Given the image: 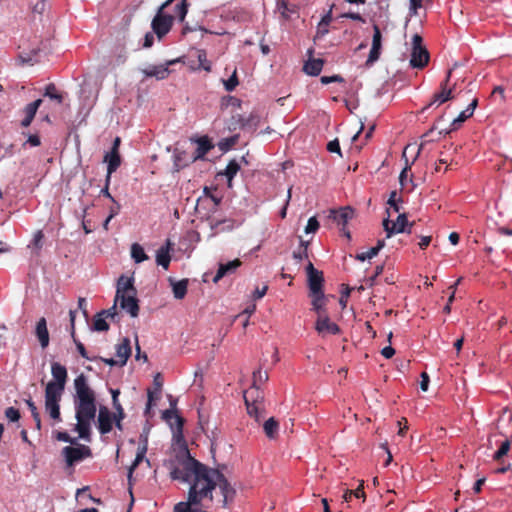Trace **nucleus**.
Returning a JSON list of instances; mask_svg holds the SVG:
<instances>
[{"mask_svg":"<svg viewBox=\"0 0 512 512\" xmlns=\"http://www.w3.org/2000/svg\"><path fill=\"white\" fill-rule=\"evenodd\" d=\"M74 388V408L77 420L75 430L80 438L89 440L91 422L94 420L97 412L96 395L88 385L84 374H80L75 378Z\"/></svg>","mask_w":512,"mask_h":512,"instance_id":"f257e3e1","label":"nucleus"},{"mask_svg":"<svg viewBox=\"0 0 512 512\" xmlns=\"http://www.w3.org/2000/svg\"><path fill=\"white\" fill-rule=\"evenodd\" d=\"M193 465V472L190 478L189 500L192 503H201L204 498L212 500V491L216 487L215 477L218 469L210 468L201 462H190Z\"/></svg>","mask_w":512,"mask_h":512,"instance_id":"f03ea898","label":"nucleus"},{"mask_svg":"<svg viewBox=\"0 0 512 512\" xmlns=\"http://www.w3.org/2000/svg\"><path fill=\"white\" fill-rule=\"evenodd\" d=\"M136 288L133 284V278L122 275L117 282L115 304L120 302V307L126 310L131 317H137L139 314L138 299L136 298Z\"/></svg>","mask_w":512,"mask_h":512,"instance_id":"7ed1b4c3","label":"nucleus"},{"mask_svg":"<svg viewBox=\"0 0 512 512\" xmlns=\"http://www.w3.org/2000/svg\"><path fill=\"white\" fill-rule=\"evenodd\" d=\"M268 380V373L263 372L261 369H258L253 372V384L249 390L244 392V401L246 404L247 412L250 416L256 417L258 419V401L254 399L252 394H259V387L257 386V382H266Z\"/></svg>","mask_w":512,"mask_h":512,"instance_id":"20e7f679","label":"nucleus"},{"mask_svg":"<svg viewBox=\"0 0 512 512\" xmlns=\"http://www.w3.org/2000/svg\"><path fill=\"white\" fill-rule=\"evenodd\" d=\"M175 0H166L159 8L152 20L151 27L159 39L165 36L172 28L175 16L165 14L163 10Z\"/></svg>","mask_w":512,"mask_h":512,"instance_id":"39448f33","label":"nucleus"},{"mask_svg":"<svg viewBox=\"0 0 512 512\" xmlns=\"http://www.w3.org/2000/svg\"><path fill=\"white\" fill-rule=\"evenodd\" d=\"M452 75V69L447 71L445 79L440 83V91L433 94L431 101L422 108V112H425L433 105L437 107L455 98L454 90L455 84L450 86V79Z\"/></svg>","mask_w":512,"mask_h":512,"instance_id":"423d86ee","label":"nucleus"},{"mask_svg":"<svg viewBox=\"0 0 512 512\" xmlns=\"http://www.w3.org/2000/svg\"><path fill=\"white\" fill-rule=\"evenodd\" d=\"M422 37L415 34L412 38V52L410 58V65L413 68L423 69L427 66L430 56L428 50L422 44Z\"/></svg>","mask_w":512,"mask_h":512,"instance_id":"0eeeda50","label":"nucleus"},{"mask_svg":"<svg viewBox=\"0 0 512 512\" xmlns=\"http://www.w3.org/2000/svg\"><path fill=\"white\" fill-rule=\"evenodd\" d=\"M51 373L53 376V380L47 383L46 389L64 392L65 385L67 382V369L65 368V366L61 365L58 362H53L51 364Z\"/></svg>","mask_w":512,"mask_h":512,"instance_id":"6e6552de","label":"nucleus"},{"mask_svg":"<svg viewBox=\"0 0 512 512\" xmlns=\"http://www.w3.org/2000/svg\"><path fill=\"white\" fill-rule=\"evenodd\" d=\"M413 223L408 222L405 213L399 214L396 221H390L388 218L383 220V228L387 234V238H390L395 233H411V227Z\"/></svg>","mask_w":512,"mask_h":512,"instance_id":"1a4fd4ad","label":"nucleus"},{"mask_svg":"<svg viewBox=\"0 0 512 512\" xmlns=\"http://www.w3.org/2000/svg\"><path fill=\"white\" fill-rule=\"evenodd\" d=\"M63 392L45 388V410L55 421H61L60 401Z\"/></svg>","mask_w":512,"mask_h":512,"instance_id":"9d476101","label":"nucleus"},{"mask_svg":"<svg viewBox=\"0 0 512 512\" xmlns=\"http://www.w3.org/2000/svg\"><path fill=\"white\" fill-rule=\"evenodd\" d=\"M62 453L65 457L66 463L69 466H72L74 463L91 456L90 448L85 445H78L76 447L66 446L63 448Z\"/></svg>","mask_w":512,"mask_h":512,"instance_id":"9b49d317","label":"nucleus"},{"mask_svg":"<svg viewBox=\"0 0 512 512\" xmlns=\"http://www.w3.org/2000/svg\"><path fill=\"white\" fill-rule=\"evenodd\" d=\"M355 211L350 206L342 207L339 210H331L329 217L339 226L347 238H350V232L345 229L347 223L354 217Z\"/></svg>","mask_w":512,"mask_h":512,"instance_id":"f8f14e48","label":"nucleus"},{"mask_svg":"<svg viewBox=\"0 0 512 512\" xmlns=\"http://www.w3.org/2000/svg\"><path fill=\"white\" fill-rule=\"evenodd\" d=\"M306 272L310 293L318 294L322 292L324 283L323 273L317 270L310 261L306 267Z\"/></svg>","mask_w":512,"mask_h":512,"instance_id":"ddd939ff","label":"nucleus"},{"mask_svg":"<svg viewBox=\"0 0 512 512\" xmlns=\"http://www.w3.org/2000/svg\"><path fill=\"white\" fill-rule=\"evenodd\" d=\"M190 462H198V460L192 458L188 454L187 457L183 460L181 467H175L171 470V478L174 480L189 482L193 472V465Z\"/></svg>","mask_w":512,"mask_h":512,"instance_id":"4468645a","label":"nucleus"},{"mask_svg":"<svg viewBox=\"0 0 512 512\" xmlns=\"http://www.w3.org/2000/svg\"><path fill=\"white\" fill-rule=\"evenodd\" d=\"M216 486L219 487L223 496L222 505L225 507L230 501L234 499L236 494L235 489L231 486L227 478L218 470V475L215 477Z\"/></svg>","mask_w":512,"mask_h":512,"instance_id":"2eb2a0df","label":"nucleus"},{"mask_svg":"<svg viewBox=\"0 0 512 512\" xmlns=\"http://www.w3.org/2000/svg\"><path fill=\"white\" fill-rule=\"evenodd\" d=\"M315 329L320 335H337L340 333V327L330 321L329 317L327 315H320L317 318V321L315 323Z\"/></svg>","mask_w":512,"mask_h":512,"instance_id":"dca6fc26","label":"nucleus"},{"mask_svg":"<svg viewBox=\"0 0 512 512\" xmlns=\"http://www.w3.org/2000/svg\"><path fill=\"white\" fill-rule=\"evenodd\" d=\"M98 430L101 434H108L113 428V416L106 406H100L98 412Z\"/></svg>","mask_w":512,"mask_h":512,"instance_id":"f3484780","label":"nucleus"},{"mask_svg":"<svg viewBox=\"0 0 512 512\" xmlns=\"http://www.w3.org/2000/svg\"><path fill=\"white\" fill-rule=\"evenodd\" d=\"M173 62H168L166 64L159 65H150L145 69H142L141 72L145 75V77H155L157 80L166 79L170 71L168 69V65Z\"/></svg>","mask_w":512,"mask_h":512,"instance_id":"a211bd4d","label":"nucleus"},{"mask_svg":"<svg viewBox=\"0 0 512 512\" xmlns=\"http://www.w3.org/2000/svg\"><path fill=\"white\" fill-rule=\"evenodd\" d=\"M173 244L168 239L166 244L161 246L156 252V262L159 266H162L165 270L169 268L171 262L170 251L172 250Z\"/></svg>","mask_w":512,"mask_h":512,"instance_id":"6ab92c4d","label":"nucleus"},{"mask_svg":"<svg viewBox=\"0 0 512 512\" xmlns=\"http://www.w3.org/2000/svg\"><path fill=\"white\" fill-rule=\"evenodd\" d=\"M107 163V184L110 182L112 173H114L121 165V157L119 151H110L104 156Z\"/></svg>","mask_w":512,"mask_h":512,"instance_id":"aec40b11","label":"nucleus"},{"mask_svg":"<svg viewBox=\"0 0 512 512\" xmlns=\"http://www.w3.org/2000/svg\"><path fill=\"white\" fill-rule=\"evenodd\" d=\"M241 264L242 262L239 259H234L226 264H220L217 273L213 278V282L217 283L224 276L234 273Z\"/></svg>","mask_w":512,"mask_h":512,"instance_id":"412c9836","label":"nucleus"},{"mask_svg":"<svg viewBox=\"0 0 512 512\" xmlns=\"http://www.w3.org/2000/svg\"><path fill=\"white\" fill-rule=\"evenodd\" d=\"M131 355V344L129 338H124L120 344L116 346V356L119 366H124Z\"/></svg>","mask_w":512,"mask_h":512,"instance_id":"4be33fe9","label":"nucleus"},{"mask_svg":"<svg viewBox=\"0 0 512 512\" xmlns=\"http://www.w3.org/2000/svg\"><path fill=\"white\" fill-rule=\"evenodd\" d=\"M41 104H42V99H37L34 102H31L25 106V108L23 110L25 117L21 121L22 127L26 128V127L30 126V124L32 123V121L37 113V110Z\"/></svg>","mask_w":512,"mask_h":512,"instance_id":"5701e85b","label":"nucleus"},{"mask_svg":"<svg viewBox=\"0 0 512 512\" xmlns=\"http://www.w3.org/2000/svg\"><path fill=\"white\" fill-rule=\"evenodd\" d=\"M35 334L42 348H46L49 344V332L47 322L44 317L40 318L36 324Z\"/></svg>","mask_w":512,"mask_h":512,"instance_id":"b1692460","label":"nucleus"},{"mask_svg":"<svg viewBox=\"0 0 512 512\" xmlns=\"http://www.w3.org/2000/svg\"><path fill=\"white\" fill-rule=\"evenodd\" d=\"M197 148L193 156V160L204 158V156L214 147L213 143L207 136L197 139Z\"/></svg>","mask_w":512,"mask_h":512,"instance_id":"393cba45","label":"nucleus"},{"mask_svg":"<svg viewBox=\"0 0 512 512\" xmlns=\"http://www.w3.org/2000/svg\"><path fill=\"white\" fill-rule=\"evenodd\" d=\"M169 282L172 286L174 297L179 300L183 299L187 294L188 279L175 281L172 278H169Z\"/></svg>","mask_w":512,"mask_h":512,"instance_id":"a878e982","label":"nucleus"},{"mask_svg":"<svg viewBox=\"0 0 512 512\" xmlns=\"http://www.w3.org/2000/svg\"><path fill=\"white\" fill-rule=\"evenodd\" d=\"M263 431L269 439H276L279 432V422L274 417H270L264 422Z\"/></svg>","mask_w":512,"mask_h":512,"instance_id":"bb28decb","label":"nucleus"},{"mask_svg":"<svg viewBox=\"0 0 512 512\" xmlns=\"http://www.w3.org/2000/svg\"><path fill=\"white\" fill-rule=\"evenodd\" d=\"M324 61L322 59H310L303 67L306 74L311 76H318L323 68Z\"/></svg>","mask_w":512,"mask_h":512,"instance_id":"cd10ccee","label":"nucleus"},{"mask_svg":"<svg viewBox=\"0 0 512 512\" xmlns=\"http://www.w3.org/2000/svg\"><path fill=\"white\" fill-rule=\"evenodd\" d=\"M238 122L242 129H256L259 123V116L251 113L248 117L239 116Z\"/></svg>","mask_w":512,"mask_h":512,"instance_id":"c85d7f7f","label":"nucleus"},{"mask_svg":"<svg viewBox=\"0 0 512 512\" xmlns=\"http://www.w3.org/2000/svg\"><path fill=\"white\" fill-rule=\"evenodd\" d=\"M309 296L312 299L311 304L313 310L318 313V316L323 315V308L325 306V296L323 291L318 294L310 293Z\"/></svg>","mask_w":512,"mask_h":512,"instance_id":"c756f323","label":"nucleus"},{"mask_svg":"<svg viewBox=\"0 0 512 512\" xmlns=\"http://www.w3.org/2000/svg\"><path fill=\"white\" fill-rule=\"evenodd\" d=\"M240 170V164L237 160L232 159L229 161V163L226 166L225 171L223 172V175L226 176L228 181V186H231L233 178L236 176L238 171Z\"/></svg>","mask_w":512,"mask_h":512,"instance_id":"7c9ffc66","label":"nucleus"},{"mask_svg":"<svg viewBox=\"0 0 512 512\" xmlns=\"http://www.w3.org/2000/svg\"><path fill=\"white\" fill-rule=\"evenodd\" d=\"M131 257L136 263H141L148 259L143 247L138 243H133L131 246Z\"/></svg>","mask_w":512,"mask_h":512,"instance_id":"2f4dec72","label":"nucleus"},{"mask_svg":"<svg viewBox=\"0 0 512 512\" xmlns=\"http://www.w3.org/2000/svg\"><path fill=\"white\" fill-rule=\"evenodd\" d=\"M93 330L98 332H105L109 330V324L106 318L98 312L93 319Z\"/></svg>","mask_w":512,"mask_h":512,"instance_id":"473e14b6","label":"nucleus"},{"mask_svg":"<svg viewBox=\"0 0 512 512\" xmlns=\"http://www.w3.org/2000/svg\"><path fill=\"white\" fill-rule=\"evenodd\" d=\"M472 115L469 113V112H466V109L464 111H462L457 118H455L452 123H451V128L449 130H445V131H440L439 133L440 134H448L450 133L451 131H454L456 129H458V127L464 122L466 121L468 118H470Z\"/></svg>","mask_w":512,"mask_h":512,"instance_id":"72a5a7b5","label":"nucleus"},{"mask_svg":"<svg viewBox=\"0 0 512 512\" xmlns=\"http://www.w3.org/2000/svg\"><path fill=\"white\" fill-rule=\"evenodd\" d=\"M334 4L331 5L330 9L327 11V13L322 17L321 21L318 24V35H325L328 33V29H322V26L328 27L329 24L332 22V10H333Z\"/></svg>","mask_w":512,"mask_h":512,"instance_id":"f704fd0d","label":"nucleus"},{"mask_svg":"<svg viewBox=\"0 0 512 512\" xmlns=\"http://www.w3.org/2000/svg\"><path fill=\"white\" fill-rule=\"evenodd\" d=\"M44 96H47L52 100H56L58 103H62L64 99L63 95L57 92L56 86L53 83H50L45 87Z\"/></svg>","mask_w":512,"mask_h":512,"instance_id":"c9c22d12","label":"nucleus"},{"mask_svg":"<svg viewBox=\"0 0 512 512\" xmlns=\"http://www.w3.org/2000/svg\"><path fill=\"white\" fill-rule=\"evenodd\" d=\"M146 451H147V439L145 438L143 445L138 447L135 460L129 470V476L132 474L133 469L144 459Z\"/></svg>","mask_w":512,"mask_h":512,"instance_id":"e433bc0d","label":"nucleus"},{"mask_svg":"<svg viewBox=\"0 0 512 512\" xmlns=\"http://www.w3.org/2000/svg\"><path fill=\"white\" fill-rule=\"evenodd\" d=\"M188 12V3L187 0H181L180 3H178L175 6V17L179 19L180 22H183Z\"/></svg>","mask_w":512,"mask_h":512,"instance_id":"4c0bfd02","label":"nucleus"},{"mask_svg":"<svg viewBox=\"0 0 512 512\" xmlns=\"http://www.w3.org/2000/svg\"><path fill=\"white\" fill-rule=\"evenodd\" d=\"M163 418L165 420H167V421H169L172 418H175L177 426H178V430L180 432H182L183 419L179 415H177L174 411H172V410H165L163 412Z\"/></svg>","mask_w":512,"mask_h":512,"instance_id":"58836bf2","label":"nucleus"},{"mask_svg":"<svg viewBox=\"0 0 512 512\" xmlns=\"http://www.w3.org/2000/svg\"><path fill=\"white\" fill-rule=\"evenodd\" d=\"M199 503H192L188 499L187 502H179L174 507V512H193V506L198 505Z\"/></svg>","mask_w":512,"mask_h":512,"instance_id":"ea45409f","label":"nucleus"},{"mask_svg":"<svg viewBox=\"0 0 512 512\" xmlns=\"http://www.w3.org/2000/svg\"><path fill=\"white\" fill-rule=\"evenodd\" d=\"M238 84H239V81H238L237 73H236V70H234V72L230 76V78L228 80L224 81V86H225L226 91L232 92L237 87Z\"/></svg>","mask_w":512,"mask_h":512,"instance_id":"a19ab883","label":"nucleus"},{"mask_svg":"<svg viewBox=\"0 0 512 512\" xmlns=\"http://www.w3.org/2000/svg\"><path fill=\"white\" fill-rule=\"evenodd\" d=\"M319 222L315 216L309 218L307 225L305 227V232L307 234L309 233H315L319 229Z\"/></svg>","mask_w":512,"mask_h":512,"instance_id":"79ce46f5","label":"nucleus"},{"mask_svg":"<svg viewBox=\"0 0 512 512\" xmlns=\"http://www.w3.org/2000/svg\"><path fill=\"white\" fill-rule=\"evenodd\" d=\"M380 51H381V48L371 47L369 55H368V59L366 61L367 66L372 65L374 62H376L379 59Z\"/></svg>","mask_w":512,"mask_h":512,"instance_id":"37998d69","label":"nucleus"},{"mask_svg":"<svg viewBox=\"0 0 512 512\" xmlns=\"http://www.w3.org/2000/svg\"><path fill=\"white\" fill-rule=\"evenodd\" d=\"M377 254H378L377 250L374 247H372V248H370L366 252H362V253L357 254L356 255V259L359 260V261H365V260H368V259H372Z\"/></svg>","mask_w":512,"mask_h":512,"instance_id":"c03bdc74","label":"nucleus"},{"mask_svg":"<svg viewBox=\"0 0 512 512\" xmlns=\"http://www.w3.org/2000/svg\"><path fill=\"white\" fill-rule=\"evenodd\" d=\"M5 416L11 421L16 422L20 419V412L14 407H8L5 411Z\"/></svg>","mask_w":512,"mask_h":512,"instance_id":"a18cd8bd","label":"nucleus"},{"mask_svg":"<svg viewBox=\"0 0 512 512\" xmlns=\"http://www.w3.org/2000/svg\"><path fill=\"white\" fill-rule=\"evenodd\" d=\"M373 31L372 47L381 48V31L377 25L373 26Z\"/></svg>","mask_w":512,"mask_h":512,"instance_id":"49530a36","label":"nucleus"},{"mask_svg":"<svg viewBox=\"0 0 512 512\" xmlns=\"http://www.w3.org/2000/svg\"><path fill=\"white\" fill-rule=\"evenodd\" d=\"M373 31L372 47L381 48V31L377 25L373 26Z\"/></svg>","mask_w":512,"mask_h":512,"instance_id":"de8ad7c7","label":"nucleus"},{"mask_svg":"<svg viewBox=\"0 0 512 512\" xmlns=\"http://www.w3.org/2000/svg\"><path fill=\"white\" fill-rule=\"evenodd\" d=\"M198 61L200 64V67L203 68L205 71H210L211 66L210 62L206 58V52L201 50L198 53Z\"/></svg>","mask_w":512,"mask_h":512,"instance_id":"09e8293b","label":"nucleus"},{"mask_svg":"<svg viewBox=\"0 0 512 512\" xmlns=\"http://www.w3.org/2000/svg\"><path fill=\"white\" fill-rule=\"evenodd\" d=\"M320 81L324 85L330 84L332 82H338V83L345 82L344 78L340 75L322 76L320 78Z\"/></svg>","mask_w":512,"mask_h":512,"instance_id":"8fccbe9b","label":"nucleus"},{"mask_svg":"<svg viewBox=\"0 0 512 512\" xmlns=\"http://www.w3.org/2000/svg\"><path fill=\"white\" fill-rule=\"evenodd\" d=\"M327 150L332 153H338L340 156H342L340 143H339L338 139H334V140L330 141L327 144Z\"/></svg>","mask_w":512,"mask_h":512,"instance_id":"3c124183","label":"nucleus"},{"mask_svg":"<svg viewBox=\"0 0 512 512\" xmlns=\"http://www.w3.org/2000/svg\"><path fill=\"white\" fill-rule=\"evenodd\" d=\"M398 200H399V199H397V192H396V191H392V192H391V194H390V197H389V199H388V202H387V203H388V205H389L391 208H393V210H394L395 212H399V210H400V208H399V206H398V204H397V201H398Z\"/></svg>","mask_w":512,"mask_h":512,"instance_id":"603ef678","label":"nucleus"},{"mask_svg":"<svg viewBox=\"0 0 512 512\" xmlns=\"http://www.w3.org/2000/svg\"><path fill=\"white\" fill-rule=\"evenodd\" d=\"M73 341H74V343H75V345H76V348H77V350H78L79 354H80L83 358H85V359L92 360V359L87 355V351H86L85 346L83 345V343H82V342H80L78 339H76V337H75V336H74V338H73Z\"/></svg>","mask_w":512,"mask_h":512,"instance_id":"864d4df0","label":"nucleus"},{"mask_svg":"<svg viewBox=\"0 0 512 512\" xmlns=\"http://www.w3.org/2000/svg\"><path fill=\"white\" fill-rule=\"evenodd\" d=\"M44 238V234L41 230H38L35 234H34V237H33V240H32V243L33 245L38 248V249H41L42 248V240Z\"/></svg>","mask_w":512,"mask_h":512,"instance_id":"5fc2aeb1","label":"nucleus"},{"mask_svg":"<svg viewBox=\"0 0 512 512\" xmlns=\"http://www.w3.org/2000/svg\"><path fill=\"white\" fill-rule=\"evenodd\" d=\"M116 305L117 304L114 303L111 308L100 311V314H102L106 319L110 318L113 320L117 316Z\"/></svg>","mask_w":512,"mask_h":512,"instance_id":"6e6d98bb","label":"nucleus"},{"mask_svg":"<svg viewBox=\"0 0 512 512\" xmlns=\"http://www.w3.org/2000/svg\"><path fill=\"white\" fill-rule=\"evenodd\" d=\"M293 258L297 261H301L304 258H308L307 245L304 246L303 249H299L298 251L293 252Z\"/></svg>","mask_w":512,"mask_h":512,"instance_id":"4d7b16f0","label":"nucleus"},{"mask_svg":"<svg viewBox=\"0 0 512 512\" xmlns=\"http://www.w3.org/2000/svg\"><path fill=\"white\" fill-rule=\"evenodd\" d=\"M342 18H348V19H352V20H355V21H360V22H365V19L361 16V14L359 13H355V12H347V13H343L341 15Z\"/></svg>","mask_w":512,"mask_h":512,"instance_id":"13d9d810","label":"nucleus"},{"mask_svg":"<svg viewBox=\"0 0 512 512\" xmlns=\"http://www.w3.org/2000/svg\"><path fill=\"white\" fill-rule=\"evenodd\" d=\"M350 292H351V289L349 288V286H346V287H345V291H343V292L341 293V296H340L339 302H340V305H341L343 308H345V307H346L348 297L350 296Z\"/></svg>","mask_w":512,"mask_h":512,"instance_id":"bf43d9fd","label":"nucleus"},{"mask_svg":"<svg viewBox=\"0 0 512 512\" xmlns=\"http://www.w3.org/2000/svg\"><path fill=\"white\" fill-rule=\"evenodd\" d=\"M429 376L426 372L421 373V381H420V388L422 391H427L429 386Z\"/></svg>","mask_w":512,"mask_h":512,"instance_id":"052dcab7","label":"nucleus"},{"mask_svg":"<svg viewBox=\"0 0 512 512\" xmlns=\"http://www.w3.org/2000/svg\"><path fill=\"white\" fill-rule=\"evenodd\" d=\"M352 493H353V496L356 498L365 499L364 482L361 481L359 486L355 490H352Z\"/></svg>","mask_w":512,"mask_h":512,"instance_id":"680f3d73","label":"nucleus"},{"mask_svg":"<svg viewBox=\"0 0 512 512\" xmlns=\"http://www.w3.org/2000/svg\"><path fill=\"white\" fill-rule=\"evenodd\" d=\"M26 143L30 146L37 147L41 144L40 137L37 134L29 135Z\"/></svg>","mask_w":512,"mask_h":512,"instance_id":"e2e57ef3","label":"nucleus"},{"mask_svg":"<svg viewBox=\"0 0 512 512\" xmlns=\"http://www.w3.org/2000/svg\"><path fill=\"white\" fill-rule=\"evenodd\" d=\"M78 308L83 312V315L87 318L88 317V311H87V301L83 297H79L78 299Z\"/></svg>","mask_w":512,"mask_h":512,"instance_id":"0e129e2a","label":"nucleus"},{"mask_svg":"<svg viewBox=\"0 0 512 512\" xmlns=\"http://www.w3.org/2000/svg\"><path fill=\"white\" fill-rule=\"evenodd\" d=\"M153 43H154L153 33H151V32L146 33V35L144 37L143 47L150 48L153 45Z\"/></svg>","mask_w":512,"mask_h":512,"instance_id":"69168bd1","label":"nucleus"},{"mask_svg":"<svg viewBox=\"0 0 512 512\" xmlns=\"http://www.w3.org/2000/svg\"><path fill=\"white\" fill-rule=\"evenodd\" d=\"M57 439L71 444L75 443V439H72L67 432H58Z\"/></svg>","mask_w":512,"mask_h":512,"instance_id":"338daca9","label":"nucleus"},{"mask_svg":"<svg viewBox=\"0 0 512 512\" xmlns=\"http://www.w3.org/2000/svg\"><path fill=\"white\" fill-rule=\"evenodd\" d=\"M510 446H511V443L509 440H505L499 447V449L497 450L498 452H500V454H502L503 456L507 455V453L509 452L510 450Z\"/></svg>","mask_w":512,"mask_h":512,"instance_id":"774afa93","label":"nucleus"}]
</instances>
